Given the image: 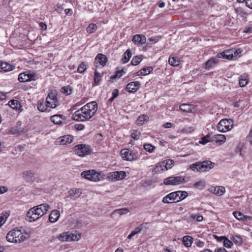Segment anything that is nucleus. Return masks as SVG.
Instances as JSON below:
<instances>
[{
	"label": "nucleus",
	"mask_w": 252,
	"mask_h": 252,
	"mask_svg": "<svg viewBox=\"0 0 252 252\" xmlns=\"http://www.w3.org/2000/svg\"><path fill=\"white\" fill-rule=\"evenodd\" d=\"M233 57H234V56L233 55L232 52L231 53V54H229V55L225 54V52L220 53L217 54V57H216V58L217 59L223 58V59H226L228 60H232Z\"/></svg>",
	"instance_id": "58836bf2"
},
{
	"label": "nucleus",
	"mask_w": 252,
	"mask_h": 252,
	"mask_svg": "<svg viewBox=\"0 0 252 252\" xmlns=\"http://www.w3.org/2000/svg\"><path fill=\"white\" fill-rule=\"evenodd\" d=\"M219 60L216 57H212L204 64V68L209 70L219 63Z\"/></svg>",
	"instance_id": "a211bd4d"
},
{
	"label": "nucleus",
	"mask_w": 252,
	"mask_h": 252,
	"mask_svg": "<svg viewBox=\"0 0 252 252\" xmlns=\"http://www.w3.org/2000/svg\"><path fill=\"white\" fill-rule=\"evenodd\" d=\"M168 62L171 65L173 66H178L180 64V61L175 57L169 58Z\"/></svg>",
	"instance_id": "c03bdc74"
},
{
	"label": "nucleus",
	"mask_w": 252,
	"mask_h": 252,
	"mask_svg": "<svg viewBox=\"0 0 252 252\" xmlns=\"http://www.w3.org/2000/svg\"><path fill=\"white\" fill-rule=\"evenodd\" d=\"M211 140L219 145H221L225 141L226 138L224 135L216 134L211 137Z\"/></svg>",
	"instance_id": "5701e85b"
},
{
	"label": "nucleus",
	"mask_w": 252,
	"mask_h": 252,
	"mask_svg": "<svg viewBox=\"0 0 252 252\" xmlns=\"http://www.w3.org/2000/svg\"><path fill=\"white\" fill-rule=\"evenodd\" d=\"M9 106L13 109H18L21 107V105L19 101L13 99L9 101Z\"/></svg>",
	"instance_id": "ea45409f"
},
{
	"label": "nucleus",
	"mask_w": 252,
	"mask_h": 252,
	"mask_svg": "<svg viewBox=\"0 0 252 252\" xmlns=\"http://www.w3.org/2000/svg\"><path fill=\"white\" fill-rule=\"evenodd\" d=\"M37 75L33 72L28 71L20 73L18 76V80L20 82H25L35 81L37 79Z\"/></svg>",
	"instance_id": "9d476101"
},
{
	"label": "nucleus",
	"mask_w": 252,
	"mask_h": 252,
	"mask_svg": "<svg viewBox=\"0 0 252 252\" xmlns=\"http://www.w3.org/2000/svg\"><path fill=\"white\" fill-rule=\"evenodd\" d=\"M6 238L9 242L19 243L25 241L26 239V236L20 230L14 229L8 232Z\"/></svg>",
	"instance_id": "7ed1b4c3"
},
{
	"label": "nucleus",
	"mask_w": 252,
	"mask_h": 252,
	"mask_svg": "<svg viewBox=\"0 0 252 252\" xmlns=\"http://www.w3.org/2000/svg\"><path fill=\"white\" fill-rule=\"evenodd\" d=\"M74 127L77 130H82L84 128V126L82 124H75Z\"/></svg>",
	"instance_id": "bf43d9fd"
},
{
	"label": "nucleus",
	"mask_w": 252,
	"mask_h": 252,
	"mask_svg": "<svg viewBox=\"0 0 252 252\" xmlns=\"http://www.w3.org/2000/svg\"><path fill=\"white\" fill-rule=\"evenodd\" d=\"M118 90L115 89L112 92V96L115 98L118 95Z\"/></svg>",
	"instance_id": "774afa93"
},
{
	"label": "nucleus",
	"mask_w": 252,
	"mask_h": 252,
	"mask_svg": "<svg viewBox=\"0 0 252 252\" xmlns=\"http://www.w3.org/2000/svg\"><path fill=\"white\" fill-rule=\"evenodd\" d=\"M140 132L137 130H134L131 133V137L134 140H138L139 139V135Z\"/></svg>",
	"instance_id": "864d4df0"
},
{
	"label": "nucleus",
	"mask_w": 252,
	"mask_h": 252,
	"mask_svg": "<svg viewBox=\"0 0 252 252\" xmlns=\"http://www.w3.org/2000/svg\"><path fill=\"white\" fill-rule=\"evenodd\" d=\"M223 246L226 248H230L233 245V243L231 241L228 240L226 237L224 239L223 241Z\"/></svg>",
	"instance_id": "603ef678"
},
{
	"label": "nucleus",
	"mask_w": 252,
	"mask_h": 252,
	"mask_svg": "<svg viewBox=\"0 0 252 252\" xmlns=\"http://www.w3.org/2000/svg\"><path fill=\"white\" fill-rule=\"evenodd\" d=\"M8 216L9 214L7 212L2 213L1 216L0 217V223L3 224L5 221V220L8 217Z\"/></svg>",
	"instance_id": "6e6d98bb"
},
{
	"label": "nucleus",
	"mask_w": 252,
	"mask_h": 252,
	"mask_svg": "<svg viewBox=\"0 0 252 252\" xmlns=\"http://www.w3.org/2000/svg\"><path fill=\"white\" fill-rule=\"evenodd\" d=\"M46 106L55 108L59 105L57 96L53 93H50L46 99Z\"/></svg>",
	"instance_id": "9b49d317"
},
{
	"label": "nucleus",
	"mask_w": 252,
	"mask_h": 252,
	"mask_svg": "<svg viewBox=\"0 0 252 252\" xmlns=\"http://www.w3.org/2000/svg\"><path fill=\"white\" fill-rule=\"evenodd\" d=\"M164 161L166 165V170L171 168L174 163V160L172 159L165 160Z\"/></svg>",
	"instance_id": "8fccbe9b"
},
{
	"label": "nucleus",
	"mask_w": 252,
	"mask_h": 252,
	"mask_svg": "<svg viewBox=\"0 0 252 252\" xmlns=\"http://www.w3.org/2000/svg\"><path fill=\"white\" fill-rule=\"evenodd\" d=\"M87 69V65L84 62H82L79 65L77 71L79 73H82Z\"/></svg>",
	"instance_id": "a18cd8bd"
},
{
	"label": "nucleus",
	"mask_w": 252,
	"mask_h": 252,
	"mask_svg": "<svg viewBox=\"0 0 252 252\" xmlns=\"http://www.w3.org/2000/svg\"><path fill=\"white\" fill-rule=\"evenodd\" d=\"M63 6L61 5H57L56 8H55V10L59 13H61L62 12V11L63 10Z\"/></svg>",
	"instance_id": "052dcab7"
},
{
	"label": "nucleus",
	"mask_w": 252,
	"mask_h": 252,
	"mask_svg": "<svg viewBox=\"0 0 252 252\" xmlns=\"http://www.w3.org/2000/svg\"><path fill=\"white\" fill-rule=\"evenodd\" d=\"M156 172H160L161 171H163L166 170V165L165 164L164 161L159 162L156 165L155 168Z\"/></svg>",
	"instance_id": "c756f323"
},
{
	"label": "nucleus",
	"mask_w": 252,
	"mask_h": 252,
	"mask_svg": "<svg viewBox=\"0 0 252 252\" xmlns=\"http://www.w3.org/2000/svg\"><path fill=\"white\" fill-rule=\"evenodd\" d=\"M193 239L190 236H185L183 237V243L187 247H189L193 243Z\"/></svg>",
	"instance_id": "c85d7f7f"
},
{
	"label": "nucleus",
	"mask_w": 252,
	"mask_h": 252,
	"mask_svg": "<svg viewBox=\"0 0 252 252\" xmlns=\"http://www.w3.org/2000/svg\"><path fill=\"white\" fill-rule=\"evenodd\" d=\"M73 137L70 135H65L62 137V139L60 141V145H64L70 144L73 141Z\"/></svg>",
	"instance_id": "a878e982"
},
{
	"label": "nucleus",
	"mask_w": 252,
	"mask_h": 252,
	"mask_svg": "<svg viewBox=\"0 0 252 252\" xmlns=\"http://www.w3.org/2000/svg\"><path fill=\"white\" fill-rule=\"evenodd\" d=\"M61 92L66 95L71 94L72 90L69 87H63L61 88Z\"/></svg>",
	"instance_id": "3c124183"
},
{
	"label": "nucleus",
	"mask_w": 252,
	"mask_h": 252,
	"mask_svg": "<svg viewBox=\"0 0 252 252\" xmlns=\"http://www.w3.org/2000/svg\"><path fill=\"white\" fill-rule=\"evenodd\" d=\"M192 108V105L188 104H182L180 106V109L181 111L185 112H191Z\"/></svg>",
	"instance_id": "c9c22d12"
},
{
	"label": "nucleus",
	"mask_w": 252,
	"mask_h": 252,
	"mask_svg": "<svg viewBox=\"0 0 252 252\" xmlns=\"http://www.w3.org/2000/svg\"><path fill=\"white\" fill-rule=\"evenodd\" d=\"M1 66L2 67V72H4L12 70L14 68V66L5 62H1Z\"/></svg>",
	"instance_id": "f704fd0d"
},
{
	"label": "nucleus",
	"mask_w": 252,
	"mask_h": 252,
	"mask_svg": "<svg viewBox=\"0 0 252 252\" xmlns=\"http://www.w3.org/2000/svg\"><path fill=\"white\" fill-rule=\"evenodd\" d=\"M190 217L193 219H194L196 218V220L199 222L201 221L203 219V218L202 216H200V215L196 216L195 214H191Z\"/></svg>",
	"instance_id": "13d9d810"
},
{
	"label": "nucleus",
	"mask_w": 252,
	"mask_h": 252,
	"mask_svg": "<svg viewBox=\"0 0 252 252\" xmlns=\"http://www.w3.org/2000/svg\"><path fill=\"white\" fill-rule=\"evenodd\" d=\"M144 149L149 152L152 153L154 149V147L150 144H146L144 145Z\"/></svg>",
	"instance_id": "5fc2aeb1"
},
{
	"label": "nucleus",
	"mask_w": 252,
	"mask_h": 252,
	"mask_svg": "<svg viewBox=\"0 0 252 252\" xmlns=\"http://www.w3.org/2000/svg\"><path fill=\"white\" fill-rule=\"evenodd\" d=\"M140 85V83L138 81L131 82L126 85V89L129 93H134L138 90Z\"/></svg>",
	"instance_id": "f3484780"
},
{
	"label": "nucleus",
	"mask_w": 252,
	"mask_h": 252,
	"mask_svg": "<svg viewBox=\"0 0 252 252\" xmlns=\"http://www.w3.org/2000/svg\"><path fill=\"white\" fill-rule=\"evenodd\" d=\"M111 177L113 180H120L123 179L126 176L125 171H115L110 173Z\"/></svg>",
	"instance_id": "4be33fe9"
},
{
	"label": "nucleus",
	"mask_w": 252,
	"mask_h": 252,
	"mask_svg": "<svg viewBox=\"0 0 252 252\" xmlns=\"http://www.w3.org/2000/svg\"><path fill=\"white\" fill-rule=\"evenodd\" d=\"M129 212V210L127 208H122L119 209H116L113 211L112 213V215L115 214H118L120 216L123 215H125Z\"/></svg>",
	"instance_id": "4c0bfd02"
},
{
	"label": "nucleus",
	"mask_w": 252,
	"mask_h": 252,
	"mask_svg": "<svg viewBox=\"0 0 252 252\" xmlns=\"http://www.w3.org/2000/svg\"><path fill=\"white\" fill-rule=\"evenodd\" d=\"M206 183L203 181H199L198 182H196L194 184V187L196 188L199 189H202L205 186Z\"/></svg>",
	"instance_id": "de8ad7c7"
},
{
	"label": "nucleus",
	"mask_w": 252,
	"mask_h": 252,
	"mask_svg": "<svg viewBox=\"0 0 252 252\" xmlns=\"http://www.w3.org/2000/svg\"><path fill=\"white\" fill-rule=\"evenodd\" d=\"M153 70V67L151 66H148L146 67L143 68L141 70H139L136 72V75H146L149 74Z\"/></svg>",
	"instance_id": "bb28decb"
},
{
	"label": "nucleus",
	"mask_w": 252,
	"mask_h": 252,
	"mask_svg": "<svg viewBox=\"0 0 252 252\" xmlns=\"http://www.w3.org/2000/svg\"><path fill=\"white\" fill-rule=\"evenodd\" d=\"M148 117L146 115L139 116L137 120V124L138 126L143 125L145 122L147 121Z\"/></svg>",
	"instance_id": "e433bc0d"
},
{
	"label": "nucleus",
	"mask_w": 252,
	"mask_h": 252,
	"mask_svg": "<svg viewBox=\"0 0 252 252\" xmlns=\"http://www.w3.org/2000/svg\"><path fill=\"white\" fill-rule=\"evenodd\" d=\"M214 237L218 241L221 242L222 241H224V239H225L226 237H225V236L219 237V236H216V235H214Z\"/></svg>",
	"instance_id": "e2e57ef3"
},
{
	"label": "nucleus",
	"mask_w": 252,
	"mask_h": 252,
	"mask_svg": "<svg viewBox=\"0 0 252 252\" xmlns=\"http://www.w3.org/2000/svg\"><path fill=\"white\" fill-rule=\"evenodd\" d=\"M7 191V188L4 186L0 187V194L6 192Z\"/></svg>",
	"instance_id": "0e129e2a"
},
{
	"label": "nucleus",
	"mask_w": 252,
	"mask_h": 252,
	"mask_svg": "<svg viewBox=\"0 0 252 252\" xmlns=\"http://www.w3.org/2000/svg\"><path fill=\"white\" fill-rule=\"evenodd\" d=\"M97 29V26L95 24H91L87 28V32L89 33H92Z\"/></svg>",
	"instance_id": "49530a36"
},
{
	"label": "nucleus",
	"mask_w": 252,
	"mask_h": 252,
	"mask_svg": "<svg viewBox=\"0 0 252 252\" xmlns=\"http://www.w3.org/2000/svg\"><path fill=\"white\" fill-rule=\"evenodd\" d=\"M147 223H143L142 224H140L138 226H137V227H136L135 228V230L138 233H140L141 231L144 229L145 228V229H147Z\"/></svg>",
	"instance_id": "09e8293b"
},
{
	"label": "nucleus",
	"mask_w": 252,
	"mask_h": 252,
	"mask_svg": "<svg viewBox=\"0 0 252 252\" xmlns=\"http://www.w3.org/2000/svg\"><path fill=\"white\" fill-rule=\"evenodd\" d=\"M50 209V206L46 203L34 206L27 212L26 220L30 222L36 220L45 215Z\"/></svg>",
	"instance_id": "f03ea898"
},
{
	"label": "nucleus",
	"mask_w": 252,
	"mask_h": 252,
	"mask_svg": "<svg viewBox=\"0 0 252 252\" xmlns=\"http://www.w3.org/2000/svg\"><path fill=\"white\" fill-rule=\"evenodd\" d=\"M65 120V117L63 115H54L51 117V121L56 125H61L62 124L63 120Z\"/></svg>",
	"instance_id": "412c9836"
},
{
	"label": "nucleus",
	"mask_w": 252,
	"mask_h": 252,
	"mask_svg": "<svg viewBox=\"0 0 252 252\" xmlns=\"http://www.w3.org/2000/svg\"><path fill=\"white\" fill-rule=\"evenodd\" d=\"M48 107L46 106V102H44L43 99H41L38 101L37 103V108L39 111L44 112L46 111L47 108Z\"/></svg>",
	"instance_id": "cd10ccee"
},
{
	"label": "nucleus",
	"mask_w": 252,
	"mask_h": 252,
	"mask_svg": "<svg viewBox=\"0 0 252 252\" xmlns=\"http://www.w3.org/2000/svg\"><path fill=\"white\" fill-rule=\"evenodd\" d=\"M81 237V234L77 231L63 232L57 237L61 242L78 241Z\"/></svg>",
	"instance_id": "20e7f679"
},
{
	"label": "nucleus",
	"mask_w": 252,
	"mask_h": 252,
	"mask_svg": "<svg viewBox=\"0 0 252 252\" xmlns=\"http://www.w3.org/2000/svg\"><path fill=\"white\" fill-rule=\"evenodd\" d=\"M142 56H137L133 57L131 62V64L133 65H138L142 61Z\"/></svg>",
	"instance_id": "79ce46f5"
},
{
	"label": "nucleus",
	"mask_w": 252,
	"mask_h": 252,
	"mask_svg": "<svg viewBox=\"0 0 252 252\" xmlns=\"http://www.w3.org/2000/svg\"><path fill=\"white\" fill-rule=\"evenodd\" d=\"M97 104L95 101L87 103L72 115V119L76 121H85L90 119L97 110Z\"/></svg>",
	"instance_id": "f257e3e1"
},
{
	"label": "nucleus",
	"mask_w": 252,
	"mask_h": 252,
	"mask_svg": "<svg viewBox=\"0 0 252 252\" xmlns=\"http://www.w3.org/2000/svg\"><path fill=\"white\" fill-rule=\"evenodd\" d=\"M233 126V122L230 119L221 120L217 125V129L221 132H225L230 130Z\"/></svg>",
	"instance_id": "423d86ee"
},
{
	"label": "nucleus",
	"mask_w": 252,
	"mask_h": 252,
	"mask_svg": "<svg viewBox=\"0 0 252 252\" xmlns=\"http://www.w3.org/2000/svg\"><path fill=\"white\" fill-rule=\"evenodd\" d=\"M121 155L122 158L126 160H132L136 159V155L128 149H124L121 150Z\"/></svg>",
	"instance_id": "ddd939ff"
},
{
	"label": "nucleus",
	"mask_w": 252,
	"mask_h": 252,
	"mask_svg": "<svg viewBox=\"0 0 252 252\" xmlns=\"http://www.w3.org/2000/svg\"><path fill=\"white\" fill-rule=\"evenodd\" d=\"M146 38L143 35L136 34L133 36L132 41L135 44L140 46L146 42Z\"/></svg>",
	"instance_id": "6ab92c4d"
},
{
	"label": "nucleus",
	"mask_w": 252,
	"mask_h": 252,
	"mask_svg": "<svg viewBox=\"0 0 252 252\" xmlns=\"http://www.w3.org/2000/svg\"><path fill=\"white\" fill-rule=\"evenodd\" d=\"M176 193H177V197L178 198L177 199H178V202H180V201H181V200H182L183 199H184L188 195V192L187 191H186L179 190V191H177Z\"/></svg>",
	"instance_id": "72a5a7b5"
},
{
	"label": "nucleus",
	"mask_w": 252,
	"mask_h": 252,
	"mask_svg": "<svg viewBox=\"0 0 252 252\" xmlns=\"http://www.w3.org/2000/svg\"><path fill=\"white\" fill-rule=\"evenodd\" d=\"M216 190H215V195L218 196L222 195L225 192V188L222 186L216 187Z\"/></svg>",
	"instance_id": "a19ab883"
},
{
	"label": "nucleus",
	"mask_w": 252,
	"mask_h": 252,
	"mask_svg": "<svg viewBox=\"0 0 252 252\" xmlns=\"http://www.w3.org/2000/svg\"><path fill=\"white\" fill-rule=\"evenodd\" d=\"M103 73H100L98 72L96 70L94 72V83L95 85H99L100 81L101 80V78L103 77Z\"/></svg>",
	"instance_id": "7c9ffc66"
},
{
	"label": "nucleus",
	"mask_w": 252,
	"mask_h": 252,
	"mask_svg": "<svg viewBox=\"0 0 252 252\" xmlns=\"http://www.w3.org/2000/svg\"><path fill=\"white\" fill-rule=\"evenodd\" d=\"M35 173L31 170L24 171L23 173V178L28 183H32L34 180Z\"/></svg>",
	"instance_id": "dca6fc26"
},
{
	"label": "nucleus",
	"mask_w": 252,
	"mask_h": 252,
	"mask_svg": "<svg viewBox=\"0 0 252 252\" xmlns=\"http://www.w3.org/2000/svg\"><path fill=\"white\" fill-rule=\"evenodd\" d=\"M233 216L237 220L243 221H249L252 220V217L251 216L244 215L241 212L235 211L233 213Z\"/></svg>",
	"instance_id": "aec40b11"
},
{
	"label": "nucleus",
	"mask_w": 252,
	"mask_h": 252,
	"mask_svg": "<svg viewBox=\"0 0 252 252\" xmlns=\"http://www.w3.org/2000/svg\"><path fill=\"white\" fill-rule=\"evenodd\" d=\"M107 62V58L106 56L102 54H98L94 60V65L95 67H99V65L101 67H104Z\"/></svg>",
	"instance_id": "f8f14e48"
},
{
	"label": "nucleus",
	"mask_w": 252,
	"mask_h": 252,
	"mask_svg": "<svg viewBox=\"0 0 252 252\" xmlns=\"http://www.w3.org/2000/svg\"><path fill=\"white\" fill-rule=\"evenodd\" d=\"M81 175L83 178L93 182L100 180L99 174L94 170L84 171L81 173Z\"/></svg>",
	"instance_id": "1a4fd4ad"
},
{
	"label": "nucleus",
	"mask_w": 252,
	"mask_h": 252,
	"mask_svg": "<svg viewBox=\"0 0 252 252\" xmlns=\"http://www.w3.org/2000/svg\"><path fill=\"white\" fill-rule=\"evenodd\" d=\"M214 163L210 160H206L203 162H197L191 164L190 169L193 171L206 172L210 170L214 167Z\"/></svg>",
	"instance_id": "39448f33"
},
{
	"label": "nucleus",
	"mask_w": 252,
	"mask_h": 252,
	"mask_svg": "<svg viewBox=\"0 0 252 252\" xmlns=\"http://www.w3.org/2000/svg\"><path fill=\"white\" fill-rule=\"evenodd\" d=\"M74 149L75 154L80 157H84L91 153V147L84 144L77 145L74 147Z\"/></svg>",
	"instance_id": "0eeeda50"
},
{
	"label": "nucleus",
	"mask_w": 252,
	"mask_h": 252,
	"mask_svg": "<svg viewBox=\"0 0 252 252\" xmlns=\"http://www.w3.org/2000/svg\"><path fill=\"white\" fill-rule=\"evenodd\" d=\"M10 132L13 134H21L25 132V129L23 127L15 126L11 128Z\"/></svg>",
	"instance_id": "473e14b6"
},
{
	"label": "nucleus",
	"mask_w": 252,
	"mask_h": 252,
	"mask_svg": "<svg viewBox=\"0 0 252 252\" xmlns=\"http://www.w3.org/2000/svg\"><path fill=\"white\" fill-rule=\"evenodd\" d=\"M195 245H196L197 247H200V248H202V247H203L204 245V243L203 242H202V241H200V240H198V241H196V242H195Z\"/></svg>",
	"instance_id": "680f3d73"
},
{
	"label": "nucleus",
	"mask_w": 252,
	"mask_h": 252,
	"mask_svg": "<svg viewBox=\"0 0 252 252\" xmlns=\"http://www.w3.org/2000/svg\"><path fill=\"white\" fill-rule=\"evenodd\" d=\"M131 56L132 54L130 50L129 49H127L123 55L122 59L123 63H127L131 57Z\"/></svg>",
	"instance_id": "2f4dec72"
},
{
	"label": "nucleus",
	"mask_w": 252,
	"mask_h": 252,
	"mask_svg": "<svg viewBox=\"0 0 252 252\" xmlns=\"http://www.w3.org/2000/svg\"><path fill=\"white\" fill-rule=\"evenodd\" d=\"M231 239L237 245H241L242 243V239L239 236H233L231 237Z\"/></svg>",
	"instance_id": "37998d69"
},
{
	"label": "nucleus",
	"mask_w": 252,
	"mask_h": 252,
	"mask_svg": "<svg viewBox=\"0 0 252 252\" xmlns=\"http://www.w3.org/2000/svg\"><path fill=\"white\" fill-rule=\"evenodd\" d=\"M178 198L176 191H174L164 196L162 201L166 204L176 203L178 202Z\"/></svg>",
	"instance_id": "4468645a"
},
{
	"label": "nucleus",
	"mask_w": 252,
	"mask_h": 252,
	"mask_svg": "<svg viewBox=\"0 0 252 252\" xmlns=\"http://www.w3.org/2000/svg\"><path fill=\"white\" fill-rule=\"evenodd\" d=\"M211 140L210 136L207 135L202 138L200 143L202 144H205L207 142H210Z\"/></svg>",
	"instance_id": "4d7b16f0"
},
{
	"label": "nucleus",
	"mask_w": 252,
	"mask_h": 252,
	"mask_svg": "<svg viewBox=\"0 0 252 252\" xmlns=\"http://www.w3.org/2000/svg\"><path fill=\"white\" fill-rule=\"evenodd\" d=\"M249 81L248 75L246 74H244L241 75L239 77V85L241 87H245Z\"/></svg>",
	"instance_id": "393cba45"
},
{
	"label": "nucleus",
	"mask_w": 252,
	"mask_h": 252,
	"mask_svg": "<svg viewBox=\"0 0 252 252\" xmlns=\"http://www.w3.org/2000/svg\"><path fill=\"white\" fill-rule=\"evenodd\" d=\"M60 212L57 210H53L49 216V220L50 222L54 223L56 222L60 217Z\"/></svg>",
	"instance_id": "b1692460"
},
{
	"label": "nucleus",
	"mask_w": 252,
	"mask_h": 252,
	"mask_svg": "<svg viewBox=\"0 0 252 252\" xmlns=\"http://www.w3.org/2000/svg\"><path fill=\"white\" fill-rule=\"evenodd\" d=\"M82 193L81 189L79 188H73L68 191L67 197L74 200L80 196Z\"/></svg>",
	"instance_id": "2eb2a0df"
},
{
	"label": "nucleus",
	"mask_w": 252,
	"mask_h": 252,
	"mask_svg": "<svg viewBox=\"0 0 252 252\" xmlns=\"http://www.w3.org/2000/svg\"><path fill=\"white\" fill-rule=\"evenodd\" d=\"M246 4L249 8L252 9V0H247Z\"/></svg>",
	"instance_id": "338daca9"
},
{
	"label": "nucleus",
	"mask_w": 252,
	"mask_h": 252,
	"mask_svg": "<svg viewBox=\"0 0 252 252\" xmlns=\"http://www.w3.org/2000/svg\"><path fill=\"white\" fill-rule=\"evenodd\" d=\"M185 178L182 176H171L166 178L164 180L165 185H179L185 183Z\"/></svg>",
	"instance_id": "6e6552de"
},
{
	"label": "nucleus",
	"mask_w": 252,
	"mask_h": 252,
	"mask_svg": "<svg viewBox=\"0 0 252 252\" xmlns=\"http://www.w3.org/2000/svg\"><path fill=\"white\" fill-rule=\"evenodd\" d=\"M215 252H227V251L224 248H216L215 250Z\"/></svg>",
	"instance_id": "69168bd1"
}]
</instances>
